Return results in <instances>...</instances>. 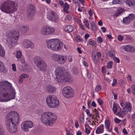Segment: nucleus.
Segmentation results:
<instances>
[{
  "label": "nucleus",
  "mask_w": 135,
  "mask_h": 135,
  "mask_svg": "<svg viewBox=\"0 0 135 135\" xmlns=\"http://www.w3.org/2000/svg\"><path fill=\"white\" fill-rule=\"evenodd\" d=\"M15 90L7 81H0V102H6L15 98Z\"/></svg>",
  "instance_id": "nucleus-1"
},
{
  "label": "nucleus",
  "mask_w": 135,
  "mask_h": 135,
  "mask_svg": "<svg viewBox=\"0 0 135 135\" xmlns=\"http://www.w3.org/2000/svg\"><path fill=\"white\" fill-rule=\"evenodd\" d=\"M20 117L16 112L12 111L6 116L5 124L8 131L11 133H15L17 131V124L19 122Z\"/></svg>",
  "instance_id": "nucleus-2"
},
{
  "label": "nucleus",
  "mask_w": 135,
  "mask_h": 135,
  "mask_svg": "<svg viewBox=\"0 0 135 135\" xmlns=\"http://www.w3.org/2000/svg\"><path fill=\"white\" fill-rule=\"evenodd\" d=\"M18 5L15 1L8 0L2 3L0 7L2 11L7 14H11L16 11Z\"/></svg>",
  "instance_id": "nucleus-3"
},
{
  "label": "nucleus",
  "mask_w": 135,
  "mask_h": 135,
  "mask_svg": "<svg viewBox=\"0 0 135 135\" xmlns=\"http://www.w3.org/2000/svg\"><path fill=\"white\" fill-rule=\"evenodd\" d=\"M57 117L54 114L51 112L43 113L41 118V120L47 126H51L55 123Z\"/></svg>",
  "instance_id": "nucleus-4"
},
{
  "label": "nucleus",
  "mask_w": 135,
  "mask_h": 135,
  "mask_svg": "<svg viewBox=\"0 0 135 135\" xmlns=\"http://www.w3.org/2000/svg\"><path fill=\"white\" fill-rule=\"evenodd\" d=\"M46 42L47 48L53 51H60L63 47L62 42L57 38L47 40Z\"/></svg>",
  "instance_id": "nucleus-5"
},
{
  "label": "nucleus",
  "mask_w": 135,
  "mask_h": 135,
  "mask_svg": "<svg viewBox=\"0 0 135 135\" xmlns=\"http://www.w3.org/2000/svg\"><path fill=\"white\" fill-rule=\"evenodd\" d=\"M56 76V80L58 82H62L64 80L65 82L68 81V79L65 78L68 77L69 73L65 70L63 67H58L55 71Z\"/></svg>",
  "instance_id": "nucleus-6"
},
{
  "label": "nucleus",
  "mask_w": 135,
  "mask_h": 135,
  "mask_svg": "<svg viewBox=\"0 0 135 135\" xmlns=\"http://www.w3.org/2000/svg\"><path fill=\"white\" fill-rule=\"evenodd\" d=\"M34 61L38 70L41 71H45L47 69V65L46 62L44 61L39 56L34 57Z\"/></svg>",
  "instance_id": "nucleus-7"
},
{
  "label": "nucleus",
  "mask_w": 135,
  "mask_h": 135,
  "mask_svg": "<svg viewBox=\"0 0 135 135\" xmlns=\"http://www.w3.org/2000/svg\"><path fill=\"white\" fill-rule=\"evenodd\" d=\"M46 102L49 107L52 108H56L60 105L58 98L54 95L48 96L46 98Z\"/></svg>",
  "instance_id": "nucleus-8"
},
{
  "label": "nucleus",
  "mask_w": 135,
  "mask_h": 135,
  "mask_svg": "<svg viewBox=\"0 0 135 135\" xmlns=\"http://www.w3.org/2000/svg\"><path fill=\"white\" fill-rule=\"evenodd\" d=\"M74 91L69 86L64 88L62 90V94L65 97L69 98L73 97L74 96Z\"/></svg>",
  "instance_id": "nucleus-9"
},
{
  "label": "nucleus",
  "mask_w": 135,
  "mask_h": 135,
  "mask_svg": "<svg viewBox=\"0 0 135 135\" xmlns=\"http://www.w3.org/2000/svg\"><path fill=\"white\" fill-rule=\"evenodd\" d=\"M33 126V123L30 120L23 122L21 123V127L22 130L24 131L28 132L29 128H32Z\"/></svg>",
  "instance_id": "nucleus-10"
},
{
  "label": "nucleus",
  "mask_w": 135,
  "mask_h": 135,
  "mask_svg": "<svg viewBox=\"0 0 135 135\" xmlns=\"http://www.w3.org/2000/svg\"><path fill=\"white\" fill-rule=\"evenodd\" d=\"M53 27L48 26L43 27L41 30V33L44 35H48L52 34L55 31Z\"/></svg>",
  "instance_id": "nucleus-11"
},
{
  "label": "nucleus",
  "mask_w": 135,
  "mask_h": 135,
  "mask_svg": "<svg viewBox=\"0 0 135 135\" xmlns=\"http://www.w3.org/2000/svg\"><path fill=\"white\" fill-rule=\"evenodd\" d=\"M6 35L8 37H13L16 40H18L19 37V32L13 30L7 31Z\"/></svg>",
  "instance_id": "nucleus-12"
},
{
  "label": "nucleus",
  "mask_w": 135,
  "mask_h": 135,
  "mask_svg": "<svg viewBox=\"0 0 135 135\" xmlns=\"http://www.w3.org/2000/svg\"><path fill=\"white\" fill-rule=\"evenodd\" d=\"M47 18L50 21L55 22H57L59 20V17L55 12L51 11L49 12L47 16Z\"/></svg>",
  "instance_id": "nucleus-13"
},
{
  "label": "nucleus",
  "mask_w": 135,
  "mask_h": 135,
  "mask_svg": "<svg viewBox=\"0 0 135 135\" xmlns=\"http://www.w3.org/2000/svg\"><path fill=\"white\" fill-rule=\"evenodd\" d=\"M23 45L25 48H30L33 49L34 47V44L30 40L28 39L24 40L23 42Z\"/></svg>",
  "instance_id": "nucleus-14"
},
{
  "label": "nucleus",
  "mask_w": 135,
  "mask_h": 135,
  "mask_svg": "<svg viewBox=\"0 0 135 135\" xmlns=\"http://www.w3.org/2000/svg\"><path fill=\"white\" fill-rule=\"evenodd\" d=\"M35 12V9L34 6L32 4H29L28 6V13L31 18L33 16Z\"/></svg>",
  "instance_id": "nucleus-15"
},
{
  "label": "nucleus",
  "mask_w": 135,
  "mask_h": 135,
  "mask_svg": "<svg viewBox=\"0 0 135 135\" xmlns=\"http://www.w3.org/2000/svg\"><path fill=\"white\" fill-rule=\"evenodd\" d=\"M56 88L51 85H49L46 88V90L47 92L51 94L56 91Z\"/></svg>",
  "instance_id": "nucleus-16"
},
{
  "label": "nucleus",
  "mask_w": 135,
  "mask_h": 135,
  "mask_svg": "<svg viewBox=\"0 0 135 135\" xmlns=\"http://www.w3.org/2000/svg\"><path fill=\"white\" fill-rule=\"evenodd\" d=\"M66 59V57L60 55L57 62L60 64H63L65 62Z\"/></svg>",
  "instance_id": "nucleus-17"
},
{
  "label": "nucleus",
  "mask_w": 135,
  "mask_h": 135,
  "mask_svg": "<svg viewBox=\"0 0 135 135\" xmlns=\"http://www.w3.org/2000/svg\"><path fill=\"white\" fill-rule=\"evenodd\" d=\"M0 71L4 73L7 72V69L5 68L3 63L0 61Z\"/></svg>",
  "instance_id": "nucleus-18"
},
{
  "label": "nucleus",
  "mask_w": 135,
  "mask_h": 135,
  "mask_svg": "<svg viewBox=\"0 0 135 135\" xmlns=\"http://www.w3.org/2000/svg\"><path fill=\"white\" fill-rule=\"evenodd\" d=\"M104 131V125L101 124L97 128L96 130V133L97 134H99L103 133Z\"/></svg>",
  "instance_id": "nucleus-19"
},
{
  "label": "nucleus",
  "mask_w": 135,
  "mask_h": 135,
  "mask_svg": "<svg viewBox=\"0 0 135 135\" xmlns=\"http://www.w3.org/2000/svg\"><path fill=\"white\" fill-rule=\"evenodd\" d=\"M124 50L130 52H133L135 51V49L133 47L129 45H127L123 48Z\"/></svg>",
  "instance_id": "nucleus-20"
},
{
  "label": "nucleus",
  "mask_w": 135,
  "mask_h": 135,
  "mask_svg": "<svg viewBox=\"0 0 135 135\" xmlns=\"http://www.w3.org/2000/svg\"><path fill=\"white\" fill-rule=\"evenodd\" d=\"M29 30V28L27 25L22 26L21 27L20 30L23 33H26L28 32Z\"/></svg>",
  "instance_id": "nucleus-21"
},
{
  "label": "nucleus",
  "mask_w": 135,
  "mask_h": 135,
  "mask_svg": "<svg viewBox=\"0 0 135 135\" xmlns=\"http://www.w3.org/2000/svg\"><path fill=\"white\" fill-rule=\"evenodd\" d=\"M60 55L57 54H54L52 55V59L56 62H57Z\"/></svg>",
  "instance_id": "nucleus-22"
},
{
  "label": "nucleus",
  "mask_w": 135,
  "mask_h": 135,
  "mask_svg": "<svg viewBox=\"0 0 135 135\" xmlns=\"http://www.w3.org/2000/svg\"><path fill=\"white\" fill-rule=\"evenodd\" d=\"M126 3L129 6H135V0H127Z\"/></svg>",
  "instance_id": "nucleus-23"
},
{
  "label": "nucleus",
  "mask_w": 135,
  "mask_h": 135,
  "mask_svg": "<svg viewBox=\"0 0 135 135\" xmlns=\"http://www.w3.org/2000/svg\"><path fill=\"white\" fill-rule=\"evenodd\" d=\"M127 113V112L120 109L119 112L117 113V115L120 117L123 118L125 114Z\"/></svg>",
  "instance_id": "nucleus-24"
},
{
  "label": "nucleus",
  "mask_w": 135,
  "mask_h": 135,
  "mask_svg": "<svg viewBox=\"0 0 135 135\" xmlns=\"http://www.w3.org/2000/svg\"><path fill=\"white\" fill-rule=\"evenodd\" d=\"M73 29V27L71 25H68L65 28V31L68 32H71Z\"/></svg>",
  "instance_id": "nucleus-25"
},
{
  "label": "nucleus",
  "mask_w": 135,
  "mask_h": 135,
  "mask_svg": "<svg viewBox=\"0 0 135 135\" xmlns=\"http://www.w3.org/2000/svg\"><path fill=\"white\" fill-rule=\"evenodd\" d=\"M22 56L21 51H17L16 53L15 56L18 59L21 58Z\"/></svg>",
  "instance_id": "nucleus-26"
},
{
  "label": "nucleus",
  "mask_w": 135,
  "mask_h": 135,
  "mask_svg": "<svg viewBox=\"0 0 135 135\" xmlns=\"http://www.w3.org/2000/svg\"><path fill=\"white\" fill-rule=\"evenodd\" d=\"M105 128L106 129H109L110 124V121L108 120H106L105 121Z\"/></svg>",
  "instance_id": "nucleus-27"
},
{
  "label": "nucleus",
  "mask_w": 135,
  "mask_h": 135,
  "mask_svg": "<svg viewBox=\"0 0 135 135\" xmlns=\"http://www.w3.org/2000/svg\"><path fill=\"white\" fill-rule=\"evenodd\" d=\"M122 12V8H119L117 10L116 12L114 15V16L115 17L118 16Z\"/></svg>",
  "instance_id": "nucleus-28"
},
{
  "label": "nucleus",
  "mask_w": 135,
  "mask_h": 135,
  "mask_svg": "<svg viewBox=\"0 0 135 135\" xmlns=\"http://www.w3.org/2000/svg\"><path fill=\"white\" fill-rule=\"evenodd\" d=\"M125 107L129 111L131 110L132 106L131 104L129 102H126V104Z\"/></svg>",
  "instance_id": "nucleus-29"
},
{
  "label": "nucleus",
  "mask_w": 135,
  "mask_h": 135,
  "mask_svg": "<svg viewBox=\"0 0 135 135\" xmlns=\"http://www.w3.org/2000/svg\"><path fill=\"white\" fill-rule=\"evenodd\" d=\"M63 6L64 8V11L66 13H68L69 12L68 10L69 8V5L67 4V3L66 2L65 4Z\"/></svg>",
  "instance_id": "nucleus-30"
},
{
  "label": "nucleus",
  "mask_w": 135,
  "mask_h": 135,
  "mask_svg": "<svg viewBox=\"0 0 135 135\" xmlns=\"http://www.w3.org/2000/svg\"><path fill=\"white\" fill-rule=\"evenodd\" d=\"M93 59L94 63L95 64H98L99 60V59L98 57H97L95 55H93Z\"/></svg>",
  "instance_id": "nucleus-31"
},
{
  "label": "nucleus",
  "mask_w": 135,
  "mask_h": 135,
  "mask_svg": "<svg viewBox=\"0 0 135 135\" xmlns=\"http://www.w3.org/2000/svg\"><path fill=\"white\" fill-rule=\"evenodd\" d=\"M89 44L92 46H95L96 42L94 40L90 39L89 40Z\"/></svg>",
  "instance_id": "nucleus-32"
},
{
  "label": "nucleus",
  "mask_w": 135,
  "mask_h": 135,
  "mask_svg": "<svg viewBox=\"0 0 135 135\" xmlns=\"http://www.w3.org/2000/svg\"><path fill=\"white\" fill-rule=\"evenodd\" d=\"M5 55V52L4 48L0 50V56L4 57Z\"/></svg>",
  "instance_id": "nucleus-33"
},
{
  "label": "nucleus",
  "mask_w": 135,
  "mask_h": 135,
  "mask_svg": "<svg viewBox=\"0 0 135 135\" xmlns=\"http://www.w3.org/2000/svg\"><path fill=\"white\" fill-rule=\"evenodd\" d=\"M131 21L128 17H127L123 19V23L125 24H128Z\"/></svg>",
  "instance_id": "nucleus-34"
},
{
  "label": "nucleus",
  "mask_w": 135,
  "mask_h": 135,
  "mask_svg": "<svg viewBox=\"0 0 135 135\" xmlns=\"http://www.w3.org/2000/svg\"><path fill=\"white\" fill-rule=\"evenodd\" d=\"M113 4H122V0H114L112 2Z\"/></svg>",
  "instance_id": "nucleus-35"
},
{
  "label": "nucleus",
  "mask_w": 135,
  "mask_h": 135,
  "mask_svg": "<svg viewBox=\"0 0 135 135\" xmlns=\"http://www.w3.org/2000/svg\"><path fill=\"white\" fill-rule=\"evenodd\" d=\"M101 89V86L100 85H97L95 88V92H98L100 91Z\"/></svg>",
  "instance_id": "nucleus-36"
},
{
  "label": "nucleus",
  "mask_w": 135,
  "mask_h": 135,
  "mask_svg": "<svg viewBox=\"0 0 135 135\" xmlns=\"http://www.w3.org/2000/svg\"><path fill=\"white\" fill-rule=\"evenodd\" d=\"M109 55L112 57H114L115 55L114 52L112 50L109 51L108 52Z\"/></svg>",
  "instance_id": "nucleus-37"
},
{
  "label": "nucleus",
  "mask_w": 135,
  "mask_h": 135,
  "mask_svg": "<svg viewBox=\"0 0 135 135\" xmlns=\"http://www.w3.org/2000/svg\"><path fill=\"white\" fill-rule=\"evenodd\" d=\"M113 63L112 61H110L108 64L107 65V68H111L112 66Z\"/></svg>",
  "instance_id": "nucleus-38"
},
{
  "label": "nucleus",
  "mask_w": 135,
  "mask_h": 135,
  "mask_svg": "<svg viewBox=\"0 0 135 135\" xmlns=\"http://www.w3.org/2000/svg\"><path fill=\"white\" fill-rule=\"evenodd\" d=\"M78 71L76 68H73V73L74 74L76 75L78 74Z\"/></svg>",
  "instance_id": "nucleus-39"
},
{
  "label": "nucleus",
  "mask_w": 135,
  "mask_h": 135,
  "mask_svg": "<svg viewBox=\"0 0 135 135\" xmlns=\"http://www.w3.org/2000/svg\"><path fill=\"white\" fill-rule=\"evenodd\" d=\"M113 109L114 113H117V106L114 104H113Z\"/></svg>",
  "instance_id": "nucleus-40"
},
{
  "label": "nucleus",
  "mask_w": 135,
  "mask_h": 135,
  "mask_svg": "<svg viewBox=\"0 0 135 135\" xmlns=\"http://www.w3.org/2000/svg\"><path fill=\"white\" fill-rule=\"evenodd\" d=\"M128 17L129 18L130 21H131L132 20H133L134 19V15L133 14H131L129 15Z\"/></svg>",
  "instance_id": "nucleus-41"
},
{
  "label": "nucleus",
  "mask_w": 135,
  "mask_h": 135,
  "mask_svg": "<svg viewBox=\"0 0 135 135\" xmlns=\"http://www.w3.org/2000/svg\"><path fill=\"white\" fill-rule=\"evenodd\" d=\"M84 23H85L84 25H85L86 27L88 28H89V24L88 22V20H86L84 21Z\"/></svg>",
  "instance_id": "nucleus-42"
},
{
  "label": "nucleus",
  "mask_w": 135,
  "mask_h": 135,
  "mask_svg": "<svg viewBox=\"0 0 135 135\" xmlns=\"http://www.w3.org/2000/svg\"><path fill=\"white\" fill-rule=\"evenodd\" d=\"M97 41L98 43H101L103 42V40L102 38L100 37H99L97 38Z\"/></svg>",
  "instance_id": "nucleus-43"
},
{
  "label": "nucleus",
  "mask_w": 135,
  "mask_h": 135,
  "mask_svg": "<svg viewBox=\"0 0 135 135\" xmlns=\"http://www.w3.org/2000/svg\"><path fill=\"white\" fill-rule=\"evenodd\" d=\"M132 90V93L133 94L135 95V85H133L131 86Z\"/></svg>",
  "instance_id": "nucleus-44"
},
{
  "label": "nucleus",
  "mask_w": 135,
  "mask_h": 135,
  "mask_svg": "<svg viewBox=\"0 0 135 135\" xmlns=\"http://www.w3.org/2000/svg\"><path fill=\"white\" fill-rule=\"evenodd\" d=\"M28 65L26 63L25 64V65L24 66H23L22 67V69H23V70H26V69H27V68L28 67Z\"/></svg>",
  "instance_id": "nucleus-45"
},
{
  "label": "nucleus",
  "mask_w": 135,
  "mask_h": 135,
  "mask_svg": "<svg viewBox=\"0 0 135 135\" xmlns=\"http://www.w3.org/2000/svg\"><path fill=\"white\" fill-rule=\"evenodd\" d=\"M118 39L120 41H121L123 39V37L122 36L119 35L118 37Z\"/></svg>",
  "instance_id": "nucleus-46"
},
{
  "label": "nucleus",
  "mask_w": 135,
  "mask_h": 135,
  "mask_svg": "<svg viewBox=\"0 0 135 135\" xmlns=\"http://www.w3.org/2000/svg\"><path fill=\"white\" fill-rule=\"evenodd\" d=\"M75 20L78 24H79L80 23L81 21L77 17L75 18Z\"/></svg>",
  "instance_id": "nucleus-47"
},
{
  "label": "nucleus",
  "mask_w": 135,
  "mask_h": 135,
  "mask_svg": "<svg viewBox=\"0 0 135 135\" xmlns=\"http://www.w3.org/2000/svg\"><path fill=\"white\" fill-rule=\"evenodd\" d=\"M114 120L116 123H119L121 121V120L117 118H114Z\"/></svg>",
  "instance_id": "nucleus-48"
},
{
  "label": "nucleus",
  "mask_w": 135,
  "mask_h": 135,
  "mask_svg": "<svg viewBox=\"0 0 135 135\" xmlns=\"http://www.w3.org/2000/svg\"><path fill=\"white\" fill-rule=\"evenodd\" d=\"M12 69L14 71H16V65L15 64H12Z\"/></svg>",
  "instance_id": "nucleus-49"
},
{
  "label": "nucleus",
  "mask_w": 135,
  "mask_h": 135,
  "mask_svg": "<svg viewBox=\"0 0 135 135\" xmlns=\"http://www.w3.org/2000/svg\"><path fill=\"white\" fill-rule=\"evenodd\" d=\"M97 101L100 105H101L103 103V100L101 98H99L97 99Z\"/></svg>",
  "instance_id": "nucleus-50"
},
{
  "label": "nucleus",
  "mask_w": 135,
  "mask_h": 135,
  "mask_svg": "<svg viewBox=\"0 0 135 135\" xmlns=\"http://www.w3.org/2000/svg\"><path fill=\"white\" fill-rule=\"evenodd\" d=\"M22 75V76L24 78H27L29 76L27 74H22L21 75Z\"/></svg>",
  "instance_id": "nucleus-51"
},
{
  "label": "nucleus",
  "mask_w": 135,
  "mask_h": 135,
  "mask_svg": "<svg viewBox=\"0 0 135 135\" xmlns=\"http://www.w3.org/2000/svg\"><path fill=\"white\" fill-rule=\"evenodd\" d=\"M93 30L96 31L97 30V28L94 24H91Z\"/></svg>",
  "instance_id": "nucleus-52"
},
{
  "label": "nucleus",
  "mask_w": 135,
  "mask_h": 135,
  "mask_svg": "<svg viewBox=\"0 0 135 135\" xmlns=\"http://www.w3.org/2000/svg\"><path fill=\"white\" fill-rule=\"evenodd\" d=\"M117 81L115 79H114L113 80V82L112 84V85L113 86H115L116 83Z\"/></svg>",
  "instance_id": "nucleus-53"
},
{
  "label": "nucleus",
  "mask_w": 135,
  "mask_h": 135,
  "mask_svg": "<svg viewBox=\"0 0 135 135\" xmlns=\"http://www.w3.org/2000/svg\"><path fill=\"white\" fill-rule=\"evenodd\" d=\"M20 60V62L22 63H24L25 62V60L24 58L23 57L21 58V59L20 60H18V61Z\"/></svg>",
  "instance_id": "nucleus-54"
},
{
  "label": "nucleus",
  "mask_w": 135,
  "mask_h": 135,
  "mask_svg": "<svg viewBox=\"0 0 135 135\" xmlns=\"http://www.w3.org/2000/svg\"><path fill=\"white\" fill-rule=\"evenodd\" d=\"M120 105L122 107H123V109L125 107L126 104H125L124 102L122 101L121 103H120Z\"/></svg>",
  "instance_id": "nucleus-55"
},
{
  "label": "nucleus",
  "mask_w": 135,
  "mask_h": 135,
  "mask_svg": "<svg viewBox=\"0 0 135 135\" xmlns=\"http://www.w3.org/2000/svg\"><path fill=\"white\" fill-rule=\"evenodd\" d=\"M80 122L82 123L84 121V116L82 115L81 116L80 118Z\"/></svg>",
  "instance_id": "nucleus-56"
},
{
  "label": "nucleus",
  "mask_w": 135,
  "mask_h": 135,
  "mask_svg": "<svg viewBox=\"0 0 135 135\" xmlns=\"http://www.w3.org/2000/svg\"><path fill=\"white\" fill-rule=\"evenodd\" d=\"M82 39L81 38L77 37L76 38V41L78 42H79L81 41Z\"/></svg>",
  "instance_id": "nucleus-57"
},
{
  "label": "nucleus",
  "mask_w": 135,
  "mask_h": 135,
  "mask_svg": "<svg viewBox=\"0 0 135 135\" xmlns=\"http://www.w3.org/2000/svg\"><path fill=\"white\" fill-rule=\"evenodd\" d=\"M83 65L85 67H88V63L84 61H83Z\"/></svg>",
  "instance_id": "nucleus-58"
},
{
  "label": "nucleus",
  "mask_w": 135,
  "mask_h": 135,
  "mask_svg": "<svg viewBox=\"0 0 135 135\" xmlns=\"http://www.w3.org/2000/svg\"><path fill=\"white\" fill-rule=\"evenodd\" d=\"M115 61L117 63H119L120 62V60L117 57H115L114 59Z\"/></svg>",
  "instance_id": "nucleus-59"
},
{
  "label": "nucleus",
  "mask_w": 135,
  "mask_h": 135,
  "mask_svg": "<svg viewBox=\"0 0 135 135\" xmlns=\"http://www.w3.org/2000/svg\"><path fill=\"white\" fill-rule=\"evenodd\" d=\"M97 57L99 59L101 58V54L99 52H98L97 53Z\"/></svg>",
  "instance_id": "nucleus-60"
},
{
  "label": "nucleus",
  "mask_w": 135,
  "mask_h": 135,
  "mask_svg": "<svg viewBox=\"0 0 135 135\" xmlns=\"http://www.w3.org/2000/svg\"><path fill=\"white\" fill-rule=\"evenodd\" d=\"M68 61L69 62H71L73 61L72 58L71 56H69L68 57Z\"/></svg>",
  "instance_id": "nucleus-61"
},
{
  "label": "nucleus",
  "mask_w": 135,
  "mask_h": 135,
  "mask_svg": "<svg viewBox=\"0 0 135 135\" xmlns=\"http://www.w3.org/2000/svg\"><path fill=\"white\" fill-rule=\"evenodd\" d=\"M75 127L77 128H78L79 126L78 122L77 120L75 122Z\"/></svg>",
  "instance_id": "nucleus-62"
},
{
  "label": "nucleus",
  "mask_w": 135,
  "mask_h": 135,
  "mask_svg": "<svg viewBox=\"0 0 135 135\" xmlns=\"http://www.w3.org/2000/svg\"><path fill=\"white\" fill-rule=\"evenodd\" d=\"M89 35L88 33H86L85 35V40L87 39L89 37Z\"/></svg>",
  "instance_id": "nucleus-63"
},
{
  "label": "nucleus",
  "mask_w": 135,
  "mask_h": 135,
  "mask_svg": "<svg viewBox=\"0 0 135 135\" xmlns=\"http://www.w3.org/2000/svg\"><path fill=\"white\" fill-rule=\"evenodd\" d=\"M123 132L124 134H128V132L127 131L125 128L123 129Z\"/></svg>",
  "instance_id": "nucleus-64"
}]
</instances>
